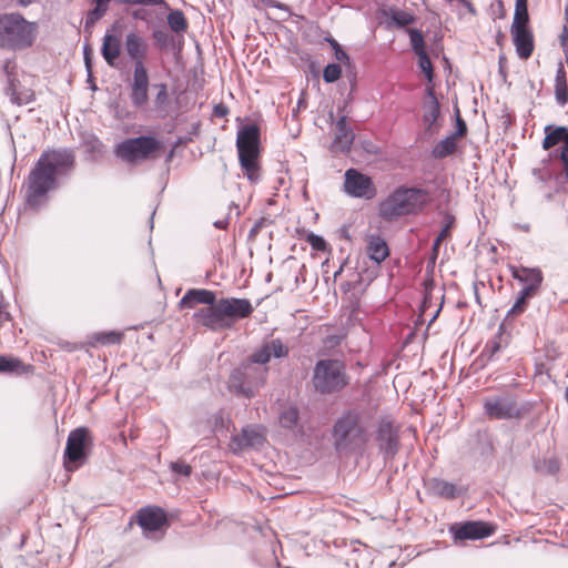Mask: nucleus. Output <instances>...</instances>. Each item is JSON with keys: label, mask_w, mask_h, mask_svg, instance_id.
Instances as JSON below:
<instances>
[{"label": "nucleus", "mask_w": 568, "mask_h": 568, "mask_svg": "<svg viewBox=\"0 0 568 568\" xmlns=\"http://www.w3.org/2000/svg\"><path fill=\"white\" fill-rule=\"evenodd\" d=\"M416 54L418 55L419 68L425 73L427 80L429 82H432L433 81V77H434V72H433V65H432V62H430V59H429L427 52L426 51H420L419 53H416Z\"/></svg>", "instance_id": "nucleus-40"}, {"label": "nucleus", "mask_w": 568, "mask_h": 568, "mask_svg": "<svg viewBox=\"0 0 568 568\" xmlns=\"http://www.w3.org/2000/svg\"><path fill=\"white\" fill-rule=\"evenodd\" d=\"M138 524L143 530V536L149 539L160 540L168 527L165 511L156 506H146L138 511Z\"/></svg>", "instance_id": "nucleus-11"}, {"label": "nucleus", "mask_w": 568, "mask_h": 568, "mask_svg": "<svg viewBox=\"0 0 568 568\" xmlns=\"http://www.w3.org/2000/svg\"><path fill=\"white\" fill-rule=\"evenodd\" d=\"M312 383L320 394L342 390L348 383L345 365L338 359H320L313 369Z\"/></svg>", "instance_id": "nucleus-8"}, {"label": "nucleus", "mask_w": 568, "mask_h": 568, "mask_svg": "<svg viewBox=\"0 0 568 568\" xmlns=\"http://www.w3.org/2000/svg\"><path fill=\"white\" fill-rule=\"evenodd\" d=\"M122 333L118 332H106V333H100L97 335L95 341L103 344V345H114L119 344L122 339Z\"/></svg>", "instance_id": "nucleus-42"}, {"label": "nucleus", "mask_w": 568, "mask_h": 568, "mask_svg": "<svg viewBox=\"0 0 568 568\" xmlns=\"http://www.w3.org/2000/svg\"><path fill=\"white\" fill-rule=\"evenodd\" d=\"M149 74L146 69H133L130 100L135 109H143L149 101Z\"/></svg>", "instance_id": "nucleus-15"}, {"label": "nucleus", "mask_w": 568, "mask_h": 568, "mask_svg": "<svg viewBox=\"0 0 568 568\" xmlns=\"http://www.w3.org/2000/svg\"><path fill=\"white\" fill-rule=\"evenodd\" d=\"M155 87L158 88V93L154 99L155 106L163 109L169 101L168 87L164 83L156 84Z\"/></svg>", "instance_id": "nucleus-44"}, {"label": "nucleus", "mask_w": 568, "mask_h": 568, "mask_svg": "<svg viewBox=\"0 0 568 568\" xmlns=\"http://www.w3.org/2000/svg\"><path fill=\"white\" fill-rule=\"evenodd\" d=\"M124 50L133 61V69H146L144 60L148 55L149 44L146 40L135 31H130L125 34Z\"/></svg>", "instance_id": "nucleus-16"}, {"label": "nucleus", "mask_w": 568, "mask_h": 568, "mask_svg": "<svg viewBox=\"0 0 568 568\" xmlns=\"http://www.w3.org/2000/svg\"><path fill=\"white\" fill-rule=\"evenodd\" d=\"M262 433L251 426H246L240 434L232 436L231 448L234 452L243 450L248 447H258L263 444Z\"/></svg>", "instance_id": "nucleus-23"}, {"label": "nucleus", "mask_w": 568, "mask_h": 568, "mask_svg": "<svg viewBox=\"0 0 568 568\" xmlns=\"http://www.w3.org/2000/svg\"><path fill=\"white\" fill-rule=\"evenodd\" d=\"M460 3L467 9V11L471 14L476 13V9L469 0H459Z\"/></svg>", "instance_id": "nucleus-56"}, {"label": "nucleus", "mask_w": 568, "mask_h": 568, "mask_svg": "<svg viewBox=\"0 0 568 568\" xmlns=\"http://www.w3.org/2000/svg\"><path fill=\"white\" fill-rule=\"evenodd\" d=\"M341 73H342V69L338 64L329 63L323 70V80L326 83H333L339 79Z\"/></svg>", "instance_id": "nucleus-41"}, {"label": "nucleus", "mask_w": 568, "mask_h": 568, "mask_svg": "<svg viewBox=\"0 0 568 568\" xmlns=\"http://www.w3.org/2000/svg\"><path fill=\"white\" fill-rule=\"evenodd\" d=\"M439 311H440V307L435 312V314L433 315L430 322L435 321V318L437 317Z\"/></svg>", "instance_id": "nucleus-61"}, {"label": "nucleus", "mask_w": 568, "mask_h": 568, "mask_svg": "<svg viewBox=\"0 0 568 568\" xmlns=\"http://www.w3.org/2000/svg\"><path fill=\"white\" fill-rule=\"evenodd\" d=\"M511 36L517 54L521 59H528L534 51L532 33L527 26H511Z\"/></svg>", "instance_id": "nucleus-22"}, {"label": "nucleus", "mask_w": 568, "mask_h": 568, "mask_svg": "<svg viewBox=\"0 0 568 568\" xmlns=\"http://www.w3.org/2000/svg\"><path fill=\"white\" fill-rule=\"evenodd\" d=\"M265 4L271 8H277V9L287 11V7L276 0H266Z\"/></svg>", "instance_id": "nucleus-54"}, {"label": "nucleus", "mask_w": 568, "mask_h": 568, "mask_svg": "<svg viewBox=\"0 0 568 568\" xmlns=\"http://www.w3.org/2000/svg\"><path fill=\"white\" fill-rule=\"evenodd\" d=\"M536 290H532L531 286H525L516 300L513 307L508 311L507 316H516L518 314H521L525 310L526 302L528 298H530L535 294Z\"/></svg>", "instance_id": "nucleus-34"}, {"label": "nucleus", "mask_w": 568, "mask_h": 568, "mask_svg": "<svg viewBox=\"0 0 568 568\" xmlns=\"http://www.w3.org/2000/svg\"><path fill=\"white\" fill-rule=\"evenodd\" d=\"M170 468L173 473L185 477L190 476L192 471L191 466L183 462L171 463Z\"/></svg>", "instance_id": "nucleus-46"}, {"label": "nucleus", "mask_w": 568, "mask_h": 568, "mask_svg": "<svg viewBox=\"0 0 568 568\" xmlns=\"http://www.w3.org/2000/svg\"><path fill=\"white\" fill-rule=\"evenodd\" d=\"M429 194L419 187L396 189L379 205V215L386 221H394L403 215L416 214L428 203Z\"/></svg>", "instance_id": "nucleus-3"}, {"label": "nucleus", "mask_w": 568, "mask_h": 568, "mask_svg": "<svg viewBox=\"0 0 568 568\" xmlns=\"http://www.w3.org/2000/svg\"><path fill=\"white\" fill-rule=\"evenodd\" d=\"M455 149L456 138L455 135L449 134L436 144L433 150V154L435 158L443 159L454 153Z\"/></svg>", "instance_id": "nucleus-33"}, {"label": "nucleus", "mask_w": 568, "mask_h": 568, "mask_svg": "<svg viewBox=\"0 0 568 568\" xmlns=\"http://www.w3.org/2000/svg\"><path fill=\"white\" fill-rule=\"evenodd\" d=\"M514 278L525 283V286H531L537 290L542 282V274L538 268L511 267Z\"/></svg>", "instance_id": "nucleus-27"}, {"label": "nucleus", "mask_w": 568, "mask_h": 568, "mask_svg": "<svg viewBox=\"0 0 568 568\" xmlns=\"http://www.w3.org/2000/svg\"><path fill=\"white\" fill-rule=\"evenodd\" d=\"M14 68L10 60L6 61L3 65V70L8 77V87L6 89L7 94L10 97V100L18 104H28L33 100V92L29 89H20L16 79L12 75L11 70Z\"/></svg>", "instance_id": "nucleus-20"}, {"label": "nucleus", "mask_w": 568, "mask_h": 568, "mask_svg": "<svg viewBox=\"0 0 568 568\" xmlns=\"http://www.w3.org/2000/svg\"><path fill=\"white\" fill-rule=\"evenodd\" d=\"M344 190L352 197L373 199L376 194V189L371 178L355 169L346 171Z\"/></svg>", "instance_id": "nucleus-13"}, {"label": "nucleus", "mask_w": 568, "mask_h": 568, "mask_svg": "<svg viewBox=\"0 0 568 568\" xmlns=\"http://www.w3.org/2000/svg\"><path fill=\"white\" fill-rule=\"evenodd\" d=\"M409 38H410L412 48L416 53H419L420 51H425L424 37L419 30L410 29Z\"/></svg>", "instance_id": "nucleus-43"}, {"label": "nucleus", "mask_w": 568, "mask_h": 568, "mask_svg": "<svg viewBox=\"0 0 568 568\" xmlns=\"http://www.w3.org/2000/svg\"><path fill=\"white\" fill-rule=\"evenodd\" d=\"M555 95L559 105H565L568 101L567 74L562 63L559 64L555 79Z\"/></svg>", "instance_id": "nucleus-30"}, {"label": "nucleus", "mask_w": 568, "mask_h": 568, "mask_svg": "<svg viewBox=\"0 0 568 568\" xmlns=\"http://www.w3.org/2000/svg\"><path fill=\"white\" fill-rule=\"evenodd\" d=\"M390 21L396 27L403 28V27L414 23L415 17L408 11L392 10L390 11Z\"/></svg>", "instance_id": "nucleus-38"}, {"label": "nucleus", "mask_w": 568, "mask_h": 568, "mask_svg": "<svg viewBox=\"0 0 568 568\" xmlns=\"http://www.w3.org/2000/svg\"><path fill=\"white\" fill-rule=\"evenodd\" d=\"M427 487L433 495L448 499L455 498L460 494L456 485L439 478L429 479Z\"/></svg>", "instance_id": "nucleus-28"}, {"label": "nucleus", "mask_w": 568, "mask_h": 568, "mask_svg": "<svg viewBox=\"0 0 568 568\" xmlns=\"http://www.w3.org/2000/svg\"><path fill=\"white\" fill-rule=\"evenodd\" d=\"M354 552H359V556L363 554H367V549L365 548L362 552L358 549H354Z\"/></svg>", "instance_id": "nucleus-62"}, {"label": "nucleus", "mask_w": 568, "mask_h": 568, "mask_svg": "<svg viewBox=\"0 0 568 568\" xmlns=\"http://www.w3.org/2000/svg\"><path fill=\"white\" fill-rule=\"evenodd\" d=\"M486 414L490 418L505 419L510 418L516 413L515 403L505 396L489 397L484 403Z\"/></svg>", "instance_id": "nucleus-19"}, {"label": "nucleus", "mask_w": 568, "mask_h": 568, "mask_svg": "<svg viewBox=\"0 0 568 568\" xmlns=\"http://www.w3.org/2000/svg\"><path fill=\"white\" fill-rule=\"evenodd\" d=\"M268 373V366H256L244 361L231 372L229 389L236 396L253 398L266 385Z\"/></svg>", "instance_id": "nucleus-5"}, {"label": "nucleus", "mask_w": 568, "mask_h": 568, "mask_svg": "<svg viewBox=\"0 0 568 568\" xmlns=\"http://www.w3.org/2000/svg\"><path fill=\"white\" fill-rule=\"evenodd\" d=\"M196 304H205V307H213L216 304L214 292L205 288H191L180 300V308H193Z\"/></svg>", "instance_id": "nucleus-24"}, {"label": "nucleus", "mask_w": 568, "mask_h": 568, "mask_svg": "<svg viewBox=\"0 0 568 568\" xmlns=\"http://www.w3.org/2000/svg\"><path fill=\"white\" fill-rule=\"evenodd\" d=\"M378 448L383 453L385 459L393 458L399 446L398 432L393 423L388 419H383L377 429Z\"/></svg>", "instance_id": "nucleus-14"}, {"label": "nucleus", "mask_w": 568, "mask_h": 568, "mask_svg": "<svg viewBox=\"0 0 568 568\" xmlns=\"http://www.w3.org/2000/svg\"><path fill=\"white\" fill-rule=\"evenodd\" d=\"M467 132V125L465 121L460 118L458 109L456 110V131L452 133L455 138H462Z\"/></svg>", "instance_id": "nucleus-49"}, {"label": "nucleus", "mask_w": 568, "mask_h": 568, "mask_svg": "<svg viewBox=\"0 0 568 568\" xmlns=\"http://www.w3.org/2000/svg\"><path fill=\"white\" fill-rule=\"evenodd\" d=\"M562 142L565 143V145L562 148H568V128L567 126H564V140Z\"/></svg>", "instance_id": "nucleus-59"}, {"label": "nucleus", "mask_w": 568, "mask_h": 568, "mask_svg": "<svg viewBox=\"0 0 568 568\" xmlns=\"http://www.w3.org/2000/svg\"><path fill=\"white\" fill-rule=\"evenodd\" d=\"M90 445L91 435L87 427L75 428L69 434L63 454L67 470L72 471L84 464Z\"/></svg>", "instance_id": "nucleus-10"}, {"label": "nucleus", "mask_w": 568, "mask_h": 568, "mask_svg": "<svg viewBox=\"0 0 568 568\" xmlns=\"http://www.w3.org/2000/svg\"><path fill=\"white\" fill-rule=\"evenodd\" d=\"M545 133L546 136L542 141L545 150H549L564 140V126L546 125Z\"/></svg>", "instance_id": "nucleus-32"}, {"label": "nucleus", "mask_w": 568, "mask_h": 568, "mask_svg": "<svg viewBox=\"0 0 568 568\" xmlns=\"http://www.w3.org/2000/svg\"><path fill=\"white\" fill-rule=\"evenodd\" d=\"M454 224H455V216L452 215L450 213H445L444 217H443V227H442L439 234L437 235V237L435 239V241L433 243V247H432L430 261L433 263H435V261L438 256L440 243L450 234V231L454 227Z\"/></svg>", "instance_id": "nucleus-31"}, {"label": "nucleus", "mask_w": 568, "mask_h": 568, "mask_svg": "<svg viewBox=\"0 0 568 568\" xmlns=\"http://www.w3.org/2000/svg\"><path fill=\"white\" fill-rule=\"evenodd\" d=\"M333 439L336 450H352L367 440V426L363 416L356 410L343 414L334 424Z\"/></svg>", "instance_id": "nucleus-6"}, {"label": "nucleus", "mask_w": 568, "mask_h": 568, "mask_svg": "<svg viewBox=\"0 0 568 568\" xmlns=\"http://www.w3.org/2000/svg\"><path fill=\"white\" fill-rule=\"evenodd\" d=\"M423 122L426 125V132L434 134L438 131L437 120L440 115V104L433 87H428L422 103Z\"/></svg>", "instance_id": "nucleus-17"}, {"label": "nucleus", "mask_w": 568, "mask_h": 568, "mask_svg": "<svg viewBox=\"0 0 568 568\" xmlns=\"http://www.w3.org/2000/svg\"><path fill=\"white\" fill-rule=\"evenodd\" d=\"M216 114H221V115H223V114H224V111L220 110V108H216Z\"/></svg>", "instance_id": "nucleus-63"}, {"label": "nucleus", "mask_w": 568, "mask_h": 568, "mask_svg": "<svg viewBox=\"0 0 568 568\" xmlns=\"http://www.w3.org/2000/svg\"><path fill=\"white\" fill-rule=\"evenodd\" d=\"M38 34L36 22L19 13L0 14V48L20 51L30 48Z\"/></svg>", "instance_id": "nucleus-4"}, {"label": "nucleus", "mask_w": 568, "mask_h": 568, "mask_svg": "<svg viewBox=\"0 0 568 568\" xmlns=\"http://www.w3.org/2000/svg\"><path fill=\"white\" fill-rule=\"evenodd\" d=\"M168 24L176 33L184 32L187 29V21L180 10H173L168 14Z\"/></svg>", "instance_id": "nucleus-36"}, {"label": "nucleus", "mask_w": 568, "mask_h": 568, "mask_svg": "<svg viewBox=\"0 0 568 568\" xmlns=\"http://www.w3.org/2000/svg\"><path fill=\"white\" fill-rule=\"evenodd\" d=\"M497 6H498V17L504 18L505 17V8H504L503 1L498 0Z\"/></svg>", "instance_id": "nucleus-58"}, {"label": "nucleus", "mask_w": 568, "mask_h": 568, "mask_svg": "<svg viewBox=\"0 0 568 568\" xmlns=\"http://www.w3.org/2000/svg\"><path fill=\"white\" fill-rule=\"evenodd\" d=\"M236 148L239 160L245 176L252 182L261 180L260 155V129L255 124L241 128L237 132Z\"/></svg>", "instance_id": "nucleus-7"}, {"label": "nucleus", "mask_w": 568, "mask_h": 568, "mask_svg": "<svg viewBox=\"0 0 568 568\" xmlns=\"http://www.w3.org/2000/svg\"><path fill=\"white\" fill-rule=\"evenodd\" d=\"M528 21V0H516L514 20L511 26H527Z\"/></svg>", "instance_id": "nucleus-35"}, {"label": "nucleus", "mask_w": 568, "mask_h": 568, "mask_svg": "<svg viewBox=\"0 0 568 568\" xmlns=\"http://www.w3.org/2000/svg\"><path fill=\"white\" fill-rule=\"evenodd\" d=\"M125 6H168L165 0H120Z\"/></svg>", "instance_id": "nucleus-45"}, {"label": "nucleus", "mask_w": 568, "mask_h": 568, "mask_svg": "<svg viewBox=\"0 0 568 568\" xmlns=\"http://www.w3.org/2000/svg\"><path fill=\"white\" fill-rule=\"evenodd\" d=\"M354 139L355 134L348 126L346 116H341L335 124L332 151L343 153L348 152Z\"/></svg>", "instance_id": "nucleus-21"}, {"label": "nucleus", "mask_w": 568, "mask_h": 568, "mask_svg": "<svg viewBox=\"0 0 568 568\" xmlns=\"http://www.w3.org/2000/svg\"><path fill=\"white\" fill-rule=\"evenodd\" d=\"M24 369L23 363L9 356H0V373H20Z\"/></svg>", "instance_id": "nucleus-37"}, {"label": "nucleus", "mask_w": 568, "mask_h": 568, "mask_svg": "<svg viewBox=\"0 0 568 568\" xmlns=\"http://www.w3.org/2000/svg\"><path fill=\"white\" fill-rule=\"evenodd\" d=\"M33 0H19L20 4L21 6H29L30 3H32Z\"/></svg>", "instance_id": "nucleus-60"}, {"label": "nucleus", "mask_w": 568, "mask_h": 568, "mask_svg": "<svg viewBox=\"0 0 568 568\" xmlns=\"http://www.w3.org/2000/svg\"><path fill=\"white\" fill-rule=\"evenodd\" d=\"M500 349V343L494 338L493 341L488 342L484 348L483 355H486L488 359H491L496 353H498Z\"/></svg>", "instance_id": "nucleus-47"}, {"label": "nucleus", "mask_w": 568, "mask_h": 568, "mask_svg": "<svg viewBox=\"0 0 568 568\" xmlns=\"http://www.w3.org/2000/svg\"><path fill=\"white\" fill-rule=\"evenodd\" d=\"M108 11V8L95 4V7L87 13L85 28L93 27Z\"/></svg>", "instance_id": "nucleus-39"}, {"label": "nucleus", "mask_w": 568, "mask_h": 568, "mask_svg": "<svg viewBox=\"0 0 568 568\" xmlns=\"http://www.w3.org/2000/svg\"><path fill=\"white\" fill-rule=\"evenodd\" d=\"M560 160L564 164V173L568 180V148H561Z\"/></svg>", "instance_id": "nucleus-53"}, {"label": "nucleus", "mask_w": 568, "mask_h": 568, "mask_svg": "<svg viewBox=\"0 0 568 568\" xmlns=\"http://www.w3.org/2000/svg\"><path fill=\"white\" fill-rule=\"evenodd\" d=\"M254 311L247 298L227 297L216 301L213 307H202L193 315L196 323L211 331L231 328L236 321L248 317Z\"/></svg>", "instance_id": "nucleus-2"}, {"label": "nucleus", "mask_w": 568, "mask_h": 568, "mask_svg": "<svg viewBox=\"0 0 568 568\" xmlns=\"http://www.w3.org/2000/svg\"><path fill=\"white\" fill-rule=\"evenodd\" d=\"M280 425L286 429L295 430L300 427V413L296 406L283 405L278 412Z\"/></svg>", "instance_id": "nucleus-29"}, {"label": "nucleus", "mask_w": 568, "mask_h": 568, "mask_svg": "<svg viewBox=\"0 0 568 568\" xmlns=\"http://www.w3.org/2000/svg\"><path fill=\"white\" fill-rule=\"evenodd\" d=\"M73 165L74 154L71 150L43 152L29 174L27 205L40 207L47 201L48 192L57 186V176L70 172Z\"/></svg>", "instance_id": "nucleus-1"}, {"label": "nucleus", "mask_w": 568, "mask_h": 568, "mask_svg": "<svg viewBox=\"0 0 568 568\" xmlns=\"http://www.w3.org/2000/svg\"><path fill=\"white\" fill-rule=\"evenodd\" d=\"M83 53H84V64H85V69L88 71V78L90 80L92 78V59H91V49L89 45H84Z\"/></svg>", "instance_id": "nucleus-50"}, {"label": "nucleus", "mask_w": 568, "mask_h": 568, "mask_svg": "<svg viewBox=\"0 0 568 568\" xmlns=\"http://www.w3.org/2000/svg\"><path fill=\"white\" fill-rule=\"evenodd\" d=\"M101 54L110 67L116 65V60L121 54V41L119 37L112 33H105L101 48Z\"/></svg>", "instance_id": "nucleus-25"}, {"label": "nucleus", "mask_w": 568, "mask_h": 568, "mask_svg": "<svg viewBox=\"0 0 568 568\" xmlns=\"http://www.w3.org/2000/svg\"><path fill=\"white\" fill-rule=\"evenodd\" d=\"M367 254L369 258L377 264L382 263L389 255L386 241L379 235H369L367 241Z\"/></svg>", "instance_id": "nucleus-26"}, {"label": "nucleus", "mask_w": 568, "mask_h": 568, "mask_svg": "<svg viewBox=\"0 0 568 568\" xmlns=\"http://www.w3.org/2000/svg\"><path fill=\"white\" fill-rule=\"evenodd\" d=\"M335 55L338 61H349L347 53L342 49H336Z\"/></svg>", "instance_id": "nucleus-55"}, {"label": "nucleus", "mask_w": 568, "mask_h": 568, "mask_svg": "<svg viewBox=\"0 0 568 568\" xmlns=\"http://www.w3.org/2000/svg\"><path fill=\"white\" fill-rule=\"evenodd\" d=\"M153 39L155 42L162 47L168 44L169 41V34L165 31L162 30H155L153 32Z\"/></svg>", "instance_id": "nucleus-52"}, {"label": "nucleus", "mask_w": 568, "mask_h": 568, "mask_svg": "<svg viewBox=\"0 0 568 568\" xmlns=\"http://www.w3.org/2000/svg\"><path fill=\"white\" fill-rule=\"evenodd\" d=\"M161 146V142L154 136L141 135L118 143L114 154L126 163L136 164L150 159Z\"/></svg>", "instance_id": "nucleus-9"}, {"label": "nucleus", "mask_w": 568, "mask_h": 568, "mask_svg": "<svg viewBox=\"0 0 568 568\" xmlns=\"http://www.w3.org/2000/svg\"><path fill=\"white\" fill-rule=\"evenodd\" d=\"M290 349L280 338L264 341L255 348L246 358L256 366H267L272 358H285L288 356Z\"/></svg>", "instance_id": "nucleus-12"}, {"label": "nucleus", "mask_w": 568, "mask_h": 568, "mask_svg": "<svg viewBox=\"0 0 568 568\" xmlns=\"http://www.w3.org/2000/svg\"><path fill=\"white\" fill-rule=\"evenodd\" d=\"M450 531L456 540H476L490 536L494 529L483 521H467L459 526H453Z\"/></svg>", "instance_id": "nucleus-18"}, {"label": "nucleus", "mask_w": 568, "mask_h": 568, "mask_svg": "<svg viewBox=\"0 0 568 568\" xmlns=\"http://www.w3.org/2000/svg\"><path fill=\"white\" fill-rule=\"evenodd\" d=\"M227 225H229L227 219L217 220L214 222V226L220 230H225L227 227Z\"/></svg>", "instance_id": "nucleus-57"}, {"label": "nucleus", "mask_w": 568, "mask_h": 568, "mask_svg": "<svg viewBox=\"0 0 568 568\" xmlns=\"http://www.w3.org/2000/svg\"><path fill=\"white\" fill-rule=\"evenodd\" d=\"M342 273V267H339L338 271L335 272L334 276L336 277L337 275H339Z\"/></svg>", "instance_id": "nucleus-64"}, {"label": "nucleus", "mask_w": 568, "mask_h": 568, "mask_svg": "<svg viewBox=\"0 0 568 568\" xmlns=\"http://www.w3.org/2000/svg\"><path fill=\"white\" fill-rule=\"evenodd\" d=\"M308 242L316 250H324L326 247L324 239L315 234L308 236Z\"/></svg>", "instance_id": "nucleus-51"}, {"label": "nucleus", "mask_w": 568, "mask_h": 568, "mask_svg": "<svg viewBox=\"0 0 568 568\" xmlns=\"http://www.w3.org/2000/svg\"><path fill=\"white\" fill-rule=\"evenodd\" d=\"M559 469H560V464H559L558 459L549 458V459L544 460L542 471L550 474V475H555L559 471Z\"/></svg>", "instance_id": "nucleus-48"}]
</instances>
